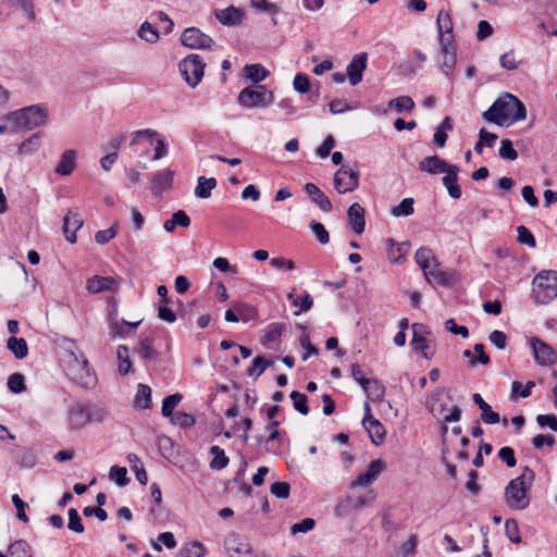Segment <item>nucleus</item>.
<instances>
[{"label": "nucleus", "mask_w": 557, "mask_h": 557, "mask_svg": "<svg viewBox=\"0 0 557 557\" xmlns=\"http://www.w3.org/2000/svg\"><path fill=\"white\" fill-rule=\"evenodd\" d=\"M206 554V547L200 542H191L181 549L182 557H202Z\"/></svg>", "instance_id": "obj_48"}, {"label": "nucleus", "mask_w": 557, "mask_h": 557, "mask_svg": "<svg viewBox=\"0 0 557 557\" xmlns=\"http://www.w3.org/2000/svg\"><path fill=\"white\" fill-rule=\"evenodd\" d=\"M182 398H183L182 395L178 393L166 396L162 401V408H161L162 414L164 417L171 418L175 413L173 411H174L175 407L180 404Z\"/></svg>", "instance_id": "obj_45"}, {"label": "nucleus", "mask_w": 557, "mask_h": 557, "mask_svg": "<svg viewBox=\"0 0 557 557\" xmlns=\"http://www.w3.org/2000/svg\"><path fill=\"white\" fill-rule=\"evenodd\" d=\"M425 327L422 324L412 325L411 345L414 351L420 352L425 359H431L434 355L432 341L425 336Z\"/></svg>", "instance_id": "obj_11"}, {"label": "nucleus", "mask_w": 557, "mask_h": 557, "mask_svg": "<svg viewBox=\"0 0 557 557\" xmlns=\"http://www.w3.org/2000/svg\"><path fill=\"white\" fill-rule=\"evenodd\" d=\"M274 100V95L263 85H253L240 90L238 104L246 109L265 108Z\"/></svg>", "instance_id": "obj_6"}, {"label": "nucleus", "mask_w": 557, "mask_h": 557, "mask_svg": "<svg viewBox=\"0 0 557 557\" xmlns=\"http://www.w3.org/2000/svg\"><path fill=\"white\" fill-rule=\"evenodd\" d=\"M386 469V465L381 459L372 460L364 472L359 473L354 481L350 483V487L370 486L379 475Z\"/></svg>", "instance_id": "obj_13"}, {"label": "nucleus", "mask_w": 557, "mask_h": 557, "mask_svg": "<svg viewBox=\"0 0 557 557\" xmlns=\"http://www.w3.org/2000/svg\"><path fill=\"white\" fill-rule=\"evenodd\" d=\"M181 41L185 47L190 49H206L214 44L209 35L196 27L186 28L182 34Z\"/></svg>", "instance_id": "obj_12"}, {"label": "nucleus", "mask_w": 557, "mask_h": 557, "mask_svg": "<svg viewBox=\"0 0 557 557\" xmlns=\"http://www.w3.org/2000/svg\"><path fill=\"white\" fill-rule=\"evenodd\" d=\"M216 180L214 177L200 176L198 184L195 188V196L198 198L207 199L211 196V190L216 187Z\"/></svg>", "instance_id": "obj_34"}, {"label": "nucleus", "mask_w": 557, "mask_h": 557, "mask_svg": "<svg viewBox=\"0 0 557 557\" xmlns=\"http://www.w3.org/2000/svg\"><path fill=\"white\" fill-rule=\"evenodd\" d=\"M153 339L146 336L140 337L137 346V352L144 360H156L159 356L152 346Z\"/></svg>", "instance_id": "obj_33"}, {"label": "nucleus", "mask_w": 557, "mask_h": 557, "mask_svg": "<svg viewBox=\"0 0 557 557\" xmlns=\"http://www.w3.org/2000/svg\"><path fill=\"white\" fill-rule=\"evenodd\" d=\"M135 407L147 409L151 406V388L146 384H139L134 398Z\"/></svg>", "instance_id": "obj_35"}, {"label": "nucleus", "mask_w": 557, "mask_h": 557, "mask_svg": "<svg viewBox=\"0 0 557 557\" xmlns=\"http://www.w3.org/2000/svg\"><path fill=\"white\" fill-rule=\"evenodd\" d=\"M530 345L534 360L539 366L548 367L556 362L557 352L547 343L537 337H532L530 339Z\"/></svg>", "instance_id": "obj_10"}, {"label": "nucleus", "mask_w": 557, "mask_h": 557, "mask_svg": "<svg viewBox=\"0 0 557 557\" xmlns=\"http://www.w3.org/2000/svg\"><path fill=\"white\" fill-rule=\"evenodd\" d=\"M8 388L14 393L20 394L26 389L25 377L21 373H13L8 379Z\"/></svg>", "instance_id": "obj_53"}, {"label": "nucleus", "mask_w": 557, "mask_h": 557, "mask_svg": "<svg viewBox=\"0 0 557 557\" xmlns=\"http://www.w3.org/2000/svg\"><path fill=\"white\" fill-rule=\"evenodd\" d=\"M425 278L430 282L434 280L437 283L445 282V273L440 270L436 259L430 264L428 271H423Z\"/></svg>", "instance_id": "obj_58"}, {"label": "nucleus", "mask_w": 557, "mask_h": 557, "mask_svg": "<svg viewBox=\"0 0 557 557\" xmlns=\"http://www.w3.org/2000/svg\"><path fill=\"white\" fill-rule=\"evenodd\" d=\"M517 234H518L517 240L521 245H527L530 248L536 247L535 237L528 227H525L524 225H519L517 227Z\"/></svg>", "instance_id": "obj_54"}, {"label": "nucleus", "mask_w": 557, "mask_h": 557, "mask_svg": "<svg viewBox=\"0 0 557 557\" xmlns=\"http://www.w3.org/2000/svg\"><path fill=\"white\" fill-rule=\"evenodd\" d=\"M109 478L119 486H126L129 483V479L127 478V470L124 467H111Z\"/></svg>", "instance_id": "obj_50"}, {"label": "nucleus", "mask_w": 557, "mask_h": 557, "mask_svg": "<svg viewBox=\"0 0 557 557\" xmlns=\"http://www.w3.org/2000/svg\"><path fill=\"white\" fill-rule=\"evenodd\" d=\"M216 20L225 26H237L243 21L242 10L231 5L214 12Z\"/></svg>", "instance_id": "obj_24"}, {"label": "nucleus", "mask_w": 557, "mask_h": 557, "mask_svg": "<svg viewBox=\"0 0 557 557\" xmlns=\"http://www.w3.org/2000/svg\"><path fill=\"white\" fill-rule=\"evenodd\" d=\"M444 393L445 389L443 387H437L425 397V407L433 416H436V407L441 403Z\"/></svg>", "instance_id": "obj_47"}, {"label": "nucleus", "mask_w": 557, "mask_h": 557, "mask_svg": "<svg viewBox=\"0 0 557 557\" xmlns=\"http://www.w3.org/2000/svg\"><path fill=\"white\" fill-rule=\"evenodd\" d=\"M368 55L366 52L355 54L346 72L351 86L358 85L362 81L363 71L367 69Z\"/></svg>", "instance_id": "obj_17"}, {"label": "nucleus", "mask_w": 557, "mask_h": 557, "mask_svg": "<svg viewBox=\"0 0 557 557\" xmlns=\"http://www.w3.org/2000/svg\"><path fill=\"white\" fill-rule=\"evenodd\" d=\"M69 515V523L67 528L69 530L75 532V533H83L85 528L82 522V518L78 513V511L75 508H70L67 511Z\"/></svg>", "instance_id": "obj_55"}, {"label": "nucleus", "mask_w": 557, "mask_h": 557, "mask_svg": "<svg viewBox=\"0 0 557 557\" xmlns=\"http://www.w3.org/2000/svg\"><path fill=\"white\" fill-rule=\"evenodd\" d=\"M414 259L422 271H428V268H430V264L435 260V257L430 248L420 247L416 251Z\"/></svg>", "instance_id": "obj_41"}, {"label": "nucleus", "mask_w": 557, "mask_h": 557, "mask_svg": "<svg viewBox=\"0 0 557 557\" xmlns=\"http://www.w3.org/2000/svg\"><path fill=\"white\" fill-rule=\"evenodd\" d=\"M210 454L213 456V459L210 462V468L215 470L224 469L228 465V458L226 457L224 450L214 445L210 447Z\"/></svg>", "instance_id": "obj_39"}, {"label": "nucleus", "mask_w": 557, "mask_h": 557, "mask_svg": "<svg viewBox=\"0 0 557 557\" xmlns=\"http://www.w3.org/2000/svg\"><path fill=\"white\" fill-rule=\"evenodd\" d=\"M224 547L231 557H258L252 547L237 533L228 534L224 540Z\"/></svg>", "instance_id": "obj_14"}, {"label": "nucleus", "mask_w": 557, "mask_h": 557, "mask_svg": "<svg viewBox=\"0 0 557 557\" xmlns=\"http://www.w3.org/2000/svg\"><path fill=\"white\" fill-rule=\"evenodd\" d=\"M359 185V172L348 166H342L334 174V186L337 193L346 194L357 189Z\"/></svg>", "instance_id": "obj_9"}, {"label": "nucleus", "mask_w": 557, "mask_h": 557, "mask_svg": "<svg viewBox=\"0 0 557 557\" xmlns=\"http://www.w3.org/2000/svg\"><path fill=\"white\" fill-rule=\"evenodd\" d=\"M499 63L503 69L512 71L517 70L521 62L516 59L515 52L511 50L500 55Z\"/></svg>", "instance_id": "obj_60"}, {"label": "nucleus", "mask_w": 557, "mask_h": 557, "mask_svg": "<svg viewBox=\"0 0 557 557\" xmlns=\"http://www.w3.org/2000/svg\"><path fill=\"white\" fill-rule=\"evenodd\" d=\"M472 399L482 411L481 419L486 424H496L500 421L499 414L482 398L479 393L473 394Z\"/></svg>", "instance_id": "obj_29"}, {"label": "nucleus", "mask_w": 557, "mask_h": 557, "mask_svg": "<svg viewBox=\"0 0 557 557\" xmlns=\"http://www.w3.org/2000/svg\"><path fill=\"white\" fill-rule=\"evenodd\" d=\"M348 224L356 234H362L366 227L364 209L355 202L347 210Z\"/></svg>", "instance_id": "obj_21"}, {"label": "nucleus", "mask_w": 557, "mask_h": 557, "mask_svg": "<svg viewBox=\"0 0 557 557\" xmlns=\"http://www.w3.org/2000/svg\"><path fill=\"white\" fill-rule=\"evenodd\" d=\"M290 398L294 401V408L304 416H307L309 408L307 406V396L297 391L290 393Z\"/></svg>", "instance_id": "obj_57"}, {"label": "nucleus", "mask_w": 557, "mask_h": 557, "mask_svg": "<svg viewBox=\"0 0 557 557\" xmlns=\"http://www.w3.org/2000/svg\"><path fill=\"white\" fill-rule=\"evenodd\" d=\"M127 461L129 462L132 470L135 472L137 481L140 484L146 485L148 476L139 457L136 454H128Z\"/></svg>", "instance_id": "obj_36"}, {"label": "nucleus", "mask_w": 557, "mask_h": 557, "mask_svg": "<svg viewBox=\"0 0 557 557\" xmlns=\"http://www.w3.org/2000/svg\"><path fill=\"white\" fill-rule=\"evenodd\" d=\"M364 416L362 419V425L367 430L369 437L375 446H380L386 435L384 425L372 416L371 408L368 401L364 403Z\"/></svg>", "instance_id": "obj_8"}, {"label": "nucleus", "mask_w": 557, "mask_h": 557, "mask_svg": "<svg viewBox=\"0 0 557 557\" xmlns=\"http://www.w3.org/2000/svg\"><path fill=\"white\" fill-rule=\"evenodd\" d=\"M11 124V132L30 131L47 123L48 111L40 104L15 110L3 117Z\"/></svg>", "instance_id": "obj_2"}, {"label": "nucleus", "mask_w": 557, "mask_h": 557, "mask_svg": "<svg viewBox=\"0 0 557 557\" xmlns=\"http://www.w3.org/2000/svg\"><path fill=\"white\" fill-rule=\"evenodd\" d=\"M532 295L541 305H548L557 297V271L545 270L536 274L532 281Z\"/></svg>", "instance_id": "obj_5"}, {"label": "nucleus", "mask_w": 557, "mask_h": 557, "mask_svg": "<svg viewBox=\"0 0 557 557\" xmlns=\"http://www.w3.org/2000/svg\"><path fill=\"white\" fill-rule=\"evenodd\" d=\"M273 362L267 360L262 356H257L253 360L251 366L248 368L247 373L249 376H260L268 367L272 366Z\"/></svg>", "instance_id": "obj_44"}, {"label": "nucleus", "mask_w": 557, "mask_h": 557, "mask_svg": "<svg viewBox=\"0 0 557 557\" xmlns=\"http://www.w3.org/2000/svg\"><path fill=\"white\" fill-rule=\"evenodd\" d=\"M41 140L40 134L36 133L29 136L18 146L20 154H34L40 148Z\"/></svg>", "instance_id": "obj_37"}, {"label": "nucleus", "mask_w": 557, "mask_h": 557, "mask_svg": "<svg viewBox=\"0 0 557 557\" xmlns=\"http://www.w3.org/2000/svg\"><path fill=\"white\" fill-rule=\"evenodd\" d=\"M235 310L237 311L239 320H243L245 322L252 320L257 317V310L253 307L245 304L236 305Z\"/></svg>", "instance_id": "obj_63"}, {"label": "nucleus", "mask_w": 557, "mask_h": 557, "mask_svg": "<svg viewBox=\"0 0 557 557\" xmlns=\"http://www.w3.org/2000/svg\"><path fill=\"white\" fill-rule=\"evenodd\" d=\"M171 422L173 424L187 428L195 424V418L189 413L177 411L171 417Z\"/></svg>", "instance_id": "obj_61"}, {"label": "nucleus", "mask_w": 557, "mask_h": 557, "mask_svg": "<svg viewBox=\"0 0 557 557\" xmlns=\"http://www.w3.org/2000/svg\"><path fill=\"white\" fill-rule=\"evenodd\" d=\"M498 154L502 159L515 161L518 159V152L513 148L512 141L508 138L500 141V148Z\"/></svg>", "instance_id": "obj_52"}, {"label": "nucleus", "mask_w": 557, "mask_h": 557, "mask_svg": "<svg viewBox=\"0 0 557 557\" xmlns=\"http://www.w3.org/2000/svg\"><path fill=\"white\" fill-rule=\"evenodd\" d=\"M438 37L444 38L446 36L449 37V41H454V33H453V21L450 14L444 10L440 11L436 18Z\"/></svg>", "instance_id": "obj_30"}, {"label": "nucleus", "mask_w": 557, "mask_h": 557, "mask_svg": "<svg viewBox=\"0 0 557 557\" xmlns=\"http://www.w3.org/2000/svg\"><path fill=\"white\" fill-rule=\"evenodd\" d=\"M246 77L258 85L264 81L269 72L261 64H251L245 66Z\"/></svg>", "instance_id": "obj_38"}, {"label": "nucleus", "mask_w": 557, "mask_h": 557, "mask_svg": "<svg viewBox=\"0 0 557 557\" xmlns=\"http://www.w3.org/2000/svg\"><path fill=\"white\" fill-rule=\"evenodd\" d=\"M293 86L299 94H307L310 89V82L306 74L298 73L295 75Z\"/></svg>", "instance_id": "obj_62"}, {"label": "nucleus", "mask_w": 557, "mask_h": 557, "mask_svg": "<svg viewBox=\"0 0 557 557\" xmlns=\"http://www.w3.org/2000/svg\"><path fill=\"white\" fill-rule=\"evenodd\" d=\"M535 479V473L529 467H524L522 473L511 480L505 490V499L509 508L522 510L530 504L528 491Z\"/></svg>", "instance_id": "obj_3"}, {"label": "nucleus", "mask_w": 557, "mask_h": 557, "mask_svg": "<svg viewBox=\"0 0 557 557\" xmlns=\"http://www.w3.org/2000/svg\"><path fill=\"white\" fill-rule=\"evenodd\" d=\"M362 389L373 401H382L385 395V387L375 379H369L362 382Z\"/></svg>", "instance_id": "obj_31"}, {"label": "nucleus", "mask_w": 557, "mask_h": 557, "mask_svg": "<svg viewBox=\"0 0 557 557\" xmlns=\"http://www.w3.org/2000/svg\"><path fill=\"white\" fill-rule=\"evenodd\" d=\"M484 121L500 127H509L527 119V108L510 92L500 94L493 104L482 113Z\"/></svg>", "instance_id": "obj_1"}, {"label": "nucleus", "mask_w": 557, "mask_h": 557, "mask_svg": "<svg viewBox=\"0 0 557 557\" xmlns=\"http://www.w3.org/2000/svg\"><path fill=\"white\" fill-rule=\"evenodd\" d=\"M446 410L445 405L440 404L438 407H436V416L435 417H443V422H457L461 418V409L458 406H453L448 413H444Z\"/></svg>", "instance_id": "obj_46"}, {"label": "nucleus", "mask_w": 557, "mask_h": 557, "mask_svg": "<svg viewBox=\"0 0 557 557\" xmlns=\"http://www.w3.org/2000/svg\"><path fill=\"white\" fill-rule=\"evenodd\" d=\"M141 323V320L136 322H128L125 320H119L116 312H112L109 315V330L113 337H125L136 330Z\"/></svg>", "instance_id": "obj_18"}, {"label": "nucleus", "mask_w": 557, "mask_h": 557, "mask_svg": "<svg viewBox=\"0 0 557 557\" xmlns=\"http://www.w3.org/2000/svg\"><path fill=\"white\" fill-rule=\"evenodd\" d=\"M65 373L72 382L86 388L94 387L97 383V376L83 352L67 351Z\"/></svg>", "instance_id": "obj_4"}, {"label": "nucleus", "mask_w": 557, "mask_h": 557, "mask_svg": "<svg viewBox=\"0 0 557 557\" xmlns=\"http://www.w3.org/2000/svg\"><path fill=\"white\" fill-rule=\"evenodd\" d=\"M7 347L16 359H24L28 355V346L23 337H10Z\"/></svg>", "instance_id": "obj_32"}, {"label": "nucleus", "mask_w": 557, "mask_h": 557, "mask_svg": "<svg viewBox=\"0 0 557 557\" xmlns=\"http://www.w3.org/2000/svg\"><path fill=\"white\" fill-rule=\"evenodd\" d=\"M138 36L150 44L157 42L159 39V33L152 27L149 22H144L138 30Z\"/></svg>", "instance_id": "obj_51"}, {"label": "nucleus", "mask_w": 557, "mask_h": 557, "mask_svg": "<svg viewBox=\"0 0 557 557\" xmlns=\"http://www.w3.org/2000/svg\"><path fill=\"white\" fill-rule=\"evenodd\" d=\"M286 330V325L282 322L270 323L262 330L260 343L267 349H276L281 343V337Z\"/></svg>", "instance_id": "obj_16"}, {"label": "nucleus", "mask_w": 557, "mask_h": 557, "mask_svg": "<svg viewBox=\"0 0 557 557\" xmlns=\"http://www.w3.org/2000/svg\"><path fill=\"white\" fill-rule=\"evenodd\" d=\"M205 67L206 64L198 54H188L178 64L182 76L191 88H195L200 84L205 73Z\"/></svg>", "instance_id": "obj_7"}, {"label": "nucleus", "mask_w": 557, "mask_h": 557, "mask_svg": "<svg viewBox=\"0 0 557 557\" xmlns=\"http://www.w3.org/2000/svg\"><path fill=\"white\" fill-rule=\"evenodd\" d=\"M8 553L10 557H32L29 552V544L24 540H17L13 542L9 546Z\"/></svg>", "instance_id": "obj_43"}, {"label": "nucleus", "mask_w": 557, "mask_h": 557, "mask_svg": "<svg viewBox=\"0 0 557 557\" xmlns=\"http://www.w3.org/2000/svg\"><path fill=\"white\" fill-rule=\"evenodd\" d=\"M388 108L398 113L411 111L414 108V101L409 96H399L388 101Z\"/></svg>", "instance_id": "obj_40"}, {"label": "nucleus", "mask_w": 557, "mask_h": 557, "mask_svg": "<svg viewBox=\"0 0 557 557\" xmlns=\"http://www.w3.org/2000/svg\"><path fill=\"white\" fill-rule=\"evenodd\" d=\"M536 422L541 428H549L552 431L557 432V417L555 414H539Z\"/></svg>", "instance_id": "obj_64"}, {"label": "nucleus", "mask_w": 557, "mask_h": 557, "mask_svg": "<svg viewBox=\"0 0 557 557\" xmlns=\"http://www.w3.org/2000/svg\"><path fill=\"white\" fill-rule=\"evenodd\" d=\"M450 165L438 156H430L420 161L419 170L430 174H441L446 173Z\"/></svg>", "instance_id": "obj_22"}, {"label": "nucleus", "mask_w": 557, "mask_h": 557, "mask_svg": "<svg viewBox=\"0 0 557 557\" xmlns=\"http://www.w3.org/2000/svg\"><path fill=\"white\" fill-rule=\"evenodd\" d=\"M91 419L90 410L86 405L73 406L67 416L69 424L72 429H81L85 426Z\"/></svg>", "instance_id": "obj_20"}, {"label": "nucleus", "mask_w": 557, "mask_h": 557, "mask_svg": "<svg viewBox=\"0 0 557 557\" xmlns=\"http://www.w3.org/2000/svg\"><path fill=\"white\" fill-rule=\"evenodd\" d=\"M309 227L314 234L317 240L321 245H326L330 242L329 232L325 230L324 225L320 222L312 221L309 223Z\"/></svg>", "instance_id": "obj_56"}, {"label": "nucleus", "mask_w": 557, "mask_h": 557, "mask_svg": "<svg viewBox=\"0 0 557 557\" xmlns=\"http://www.w3.org/2000/svg\"><path fill=\"white\" fill-rule=\"evenodd\" d=\"M128 351L129 350H128L127 346L120 345L117 347L116 356L120 361L119 373L121 375H126L131 371V368H132V362L128 357Z\"/></svg>", "instance_id": "obj_42"}, {"label": "nucleus", "mask_w": 557, "mask_h": 557, "mask_svg": "<svg viewBox=\"0 0 557 557\" xmlns=\"http://www.w3.org/2000/svg\"><path fill=\"white\" fill-rule=\"evenodd\" d=\"M174 172L166 169L156 173L151 181V190L154 195L169 189L173 183Z\"/></svg>", "instance_id": "obj_27"}, {"label": "nucleus", "mask_w": 557, "mask_h": 557, "mask_svg": "<svg viewBox=\"0 0 557 557\" xmlns=\"http://www.w3.org/2000/svg\"><path fill=\"white\" fill-rule=\"evenodd\" d=\"M115 280L112 276L95 275L87 280L86 289L91 294H98L107 290H113Z\"/></svg>", "instance_id": "obj_25"}, {"label": "nucleus", "mask_w": 557, "mask_h": 557, "mask_svg": "<svg viewBox=\"0 0 557 557\" xmlns=\"http://www.w3.org/2000/svg\"><path fill=\"white\" fill-rule=\"evenodd\" d=\"M76 151L74 149L65 150L55 166V173L62 176H67L76 169Z\"/></svg>", "instance_id": "obj_26"}, {"label": "nucleus", "mask_w": 557, "mask_h": 557, "mask_svg": "<svg viewBox=\"0 0 557 557\" xmlns=\"http://www.w3.org/2000/svg\"><path fill=\"white\" fill-rule=\"evenodd\" d=\"M458 173L459 166L451 164L449 170L445 173L446 175L442 178L443 185L446 187L448 195L453 199H459L461 197V189L458 185Z\"/></svg>", "instance_id": "obj_23"}, {"label": "nucleus", "mask_w": 557, "mask_h": 557, "mask_svg": "<svg viewBox=\"0 0 557 557\" xmlns=\"http://www.w3.org/2000/svg\"><path fill=\"white\" fill-rule=\"evenodd\" d=\"M391 213L394 216L411 215L413 213V199L412 198L403 199L399 205L392 208Z\"/></svg>", "instance_id": "obj_49"}, {"label": "nucleus", "mask_w": 557, "mask_h": 557, "mask_svg": "<svg viewBox=\"0 0 557 557\" xmlns=\"http://www.w3.org/2000/svg\"><path fill=\"white\" fill-rule=\"evenodd\" d=\"M82 226H83V220L79 218V215L77 213L69 210L63 218V226H62L65 239L71 244L76 243V232Z\"/></svg>", "instance_id": "obj_19"}, {"label": "nucleus", "mask_w": 557, "mask_h": 557, "mask_svg": "<svg viewBox=\"0 0 557 557\" xmlns=\"http://www.w3.org/2000/svg\"><path fill=\"white\" fill-rule=\"evenodd\" d=\"M441 70L445 75H449L456 64L455 41L450 42L449 37L440 38V60Z\"/></svg>", "instance_id": "obj_15"}, {"label": "nucleus", "mask_w": 557, "mask_h": 557, "mask_svg": "<svg viewBox=\"0 0 557 557\" xmlns=\"http://www.w3.org/2000/svg\"><path fill=\"white\" fill-rule=\"evenodd\" d=\"M306 193L311 197L312 201L324 212L332 210V202L325 194L313 183L305 185Z\"/></svg>", "instance_id": "obj_28"}, {"label": "nucleus", "mask_w": 557, "mask_h": 557, "mask_svg": "<svg viewBox=\"0 0 557 557\" xmlns=\"http://www.w3.org/2000/svg\"><path fill=\"white\" fill-rule=\"evenodd\" d=\"M387 257L391 262H399L406 252L403 245H395L392 239L387 240Z\"/></svg>", "instance_id": "obj_59"}]
</instances>
